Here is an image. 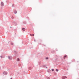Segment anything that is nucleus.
I'll use <instances>...</instances> for the list:
<instances>
[{
    "label": "nucleus",
    "mask_w": 79,
    "mask_h": 79,
    "mask_svg": "<svg viewBox=\"0 0 79 79\" xmlns=\"http://www.w3.org/2000/svg\"><path fill=\"white\" fill-rule=\"evenodd\" d=\"M0 56L1 58H4V57L2 56Z\"/></svg>",
    "instance_id": "2eb2a0df"
},
{
    "label": "nucleus",
    "mask_w": 79,
    "mask_h": 79,
    "mask_svg": "<svg viewBox=\"0 0 79 79\" xmlns=\"http://www.w3.org/2000/svg\"><path fill=\"white\" fill-rule=\"evenodd\" d=\"M15 6V5L13 4L12 5V7H14Z\"/></svg>",
    "instance_id": "f8f14e48"
},
{
    "label": "nucleus",
    "mask_w": 79,
    "mask_h": 79,
    "mask_svg": "<svg viewBox=\"0 0 79 79\" xmlns=\"http://www.w3.org/2000/svg\"><path fill=\"white\" fill-rule=\"evenodd\" d=\"M8 58L9 60H12V56H8Z\"/></svg>",
    "instance_id": "f257e3e1"
},
{
    "label": "nucleus",
    "mask_w": 79,
    "mask_h": 79,
    "mask_svg": "<svg viewBox=\"0 0 79 79\" xmlns=\"http://www.w3.org/2000/svg\"><path fill=\"white\" fill-rule=\"evenodd\" d=\"M67 78V77L66 76H64L62 77V79H65Z\"/></svg>",
    "instance_id": "f03ea898"
},
{
    "label": "nucleus",
    "mask_w": 79,
    "mask_h": 79,
    "mask_svg": "<svg viewBox=\"0 0 79 79\" xmlns=\"http://www.w3.org/2000/svg\"><path fill=\"white\" fill-rule=\"evenodd\" d=\"M10 79H13V78H11Z\"/></svg>",
    "instance_id": "5701e85b"
},
{
    "label": "nucleus",
    "mask_w": 79,
    "mask_h": 79,
    "mask_svg": "<svg viewBox=\"0 0 79 79\" xmlns=\"http://www.w3.org/2000/svg\"><path fill=\"white\" fill-rule=\"evenodd\" d=\"M32 36H34V34L32 35Z\"/></svg>",
    "instance_id": "6ab92c4d"
},
{
    "label": "nucleus",
    "mask_w": 79,
    "mask_h": 79,
    "mask_svg": "<svg viewBox=\"0 0 79 79\" xmlns=\"http://www.w3.org/2000/svg\"><path fill=\"white\" fill-rule=\"evenodd\" d=\"M23 24H26V22L24 21L23 22Z\"/></svg>",
    "instance_id": "9d476101"
},
{
    "label": "nucleus",
    "mask_w": 79,
    "mask_h": 79,
    "mask_svg": "<svg viewBox=\"0 0 79 79\" xmlns=\"http://www.w3.org/2000/svg\"><path fill=\"white\" fill-rule=\"evenodd\" d=\"M48 57H46V59H48Z\"/></svg>",
    "instance_id": "412c9836"
},
{
    "label": "nucleus",
    "mask_w": 79,
    "mask_h": 79,
    "mask_svg": "<svg viewBox=\"0 0 79 79\" xmlns=\"http://www.w3.org/2000/svg\"><path fill=\"white\" fill-rule=\"evenodd\" d=\"M54 71V69H52V71Z\"/></svg>",
    "instance_id": "dca6fc26"
},
{
    "label": "nucleus",
    "mask_w": 79,
    "mask_h": 79,
    "mask_svg": "<svg viewBox=\"0 0 79 79\" xmlns=\"http://www.w3.org/2000/svg\"><path fill=\"white\" fill-rule=\"evenodd\" d=\"M34 42H35V40H34Z\"/></svg>",
    "instance_id": "4be33fe9"
},
{
    "label": "nucleus",
    "mask_w": 79,
    "mask_h": 79,
    "mask_svg": "<svg viewBox=\"0 0 79 79\" xmlns=\"http://www.w3.org/2000/svg\"><path fill=\"white\" fill-rule=\"evenodd\" d=\"M46 68H47V67H46Z\"/></svg>",
    "instance_id": "393cba45"
},
{
    "label": "nucleus",
    "mask_w": 79,
    "mask_h": 79,
    "mask_svg": "<svg viewBox=\"0 0 79 79\" xmlns=\"http://www.w3.org/2000/svg\"><path fill=\"white\" fill-rule=\"evenodd\" d=\"M50 77H48V79H50Z\"/></svg>",
    "instance_id": "aec40b11"
},
{
    "label": "nucleus",
    "mask_w": 79,
    "mask_h": 79,
    "mask_svg": "<svg viewBox=\"0 0 79 79\" xmlns=\"http://www.w3.org/2000/svg\"><path fill=\"white\" fill-rule=\"evenodd\" d=\"M67 56H64V59H65V58H66Z\"/></svg>",
    "instance_id": "1a4fd4ad"
},
{
    "label": "nucleus",
    "mask_w": 79,
    "mask_h": 79,
    "mask_svg": "<svg viewBox=\"0 0 79 79\" xmlns=\"http://www.w3.org/2000/svg\"><path fill=\"white\" fill-rule=\"evenodd\" d=\"M1 6H4V3L3 2H1Z\"/></svg>",
    "instance_id": "7ed1b4c3"
},
{
    "label": "nucleus",
    "mask_w": 79,
    "mask_h": 79,
    "mask_svg": "<svg viewBox=\"0 0 79 79\" xmlns=\"http://www.w3.org/2000/svg\"><path fill=\"white\" fill-rule=\"evenodd\" d=\"M10 44L12 45H13V43H11Z\"/></svg>",
    "instance_id": "ddd939ff"
},
{
    "label": "nucleus",
    "mask_w": 79,
    "mask_h": 79,
    "mask_svg": "<svg viewBox=\"0 0 79 79\" xmlns=\"http://www.w3.org/2000/svg\"><path fill=\"white\" fill-rule=\"evenodd\" d=\"M15 52V53H16V52Z\"/></svg>",
    "instance_id": "a878e982"
},
{
    "label": "nucleus",
    "mask_w": 79,
    "mask_h": 79,
    "mask_svg": "<svg viewBox=\"0 0 79 79\" xmlns=\"http://www.w3.org/2000/svg\"><path fill=\"white\" fill-rule=\"evenodd\" d=\"M11 27H10V28H11Z\"/></svg>",
    "instance_id": "b1692460"
},
{
    "label": "nucleus",
    "mask_w": 79,
    "mask_h": 79,
    "mask_svg": "<svg viewBox=\"0 0 79 79\" xmlns=\"http://www.w3.org/2000/svg\"><path fill=\"white\" fill-rule=\"evenodd\" d=\"M17 61H19V58H17Z\"/></svg>",
    "instance_id": "9b49d317"
},
{
    "label": "nucleus",
    "mask_w": 79,
    "mask_h": 79,
    "mask_svg": "<svg viewBox=\"0 0 79 79\" xmlns=\"http://www.w3.org/2000/svg\"><path fill=\"white\" fill-rule=\"evenodd\" d=\"M56 71L58 72V71L59 70L57 69H56Z\"/></svg>",
    "instance_id": "4468645a"
},
{
    "label": "nucleus",
    "mask_w": 79,
    "mask_h": 79,
    "mask_svg": "<svg viewBox=\"0 0 79 79\" xmlns=\"http://www.w3.org/2000/svg\"><path fill=\"white\" fill-rule=\"evenodd\" d=\"M3 74H5V75H6V74H7V73H6V72H3Z\"/></svg>",
    "instance_id": "39448f33"
},
{
    "label": "nucleus",
    "mask_w": 79,
    "mask_h": 79,
    "mask_svg": "<svg viewBox=\"0 0 79 79\" xmlns=\"http://www.w3.org/2000/svg\"><path fill=\"white\" fill-rule=\"evenodd\" d=\"M23 31H25L26 29L25 28H22Z\"/></svg>",
    "instance_id": "6e6552de"
},
{
    "label": "nucleus",
    "mask_w": 79,
    "mask_h": 79,
    "mask_svg": "<svg viewBox=\"0 0 79 79\" xmlns=\"http://www.w3.org/2000/svg\"><path fill=\"white\" fill-rule=\"evenodd\" d=\"M47 71L48 72V73H50V72H51V70L49 69L47 70Z\"/></svg>",
    "instance_id": "423d86ee"
},
{
    "label": "nucleus",
    "mask_w": 79,
    "mask_h": 79,
    "mask_svg": "<svg viewBox=\"0 0 79 79\" xmlns=\"http://www.w3.org/2000/svg\"><path fill=\"white\" fill-rule=\"evenodd\" d=\"M14 13L15 14H16V13H17V11H16V10H14Z\"/></svg>",
    "instance_id": "20e7f679"
},
{
    "label": "nucleus",
    "mask_w": 79,
    "mask_h": 79,
    "mask_svg": "<svg viewBox=\"0 0 79 79\" xmlns=\"http://www.w3.org/2000/svg\"><path fill=\"white\" fill-rule=\"evenodd\" d=\"M12 19H13V18H14V17H13V16H12Z\"/></svg>",
    "instance_id": "a211bd4d"
},
{
    "label": "nucleus",
    "mask_w": 79,
    "mask_h": 79,
    "mask_svg": "<svg viewBox=\"0 0 79 79\" xmlns=\"http://www.w3.org/2000/svg\"><path fill=\"white\" fill-rule=\"evenodd\" d=\"M30 35L31 36H32V35L30 34Z\"/></svg>",
    "instance_id": "f3484780"
},
{
    "label": "nucleus",
    "mask_w": 79,
    "mask_h": 79,
    "mask_svg": "<svg viewBox=\"0 0 79 79\" xmlns=\"http://www.w3.org/2000/svg\"><path fill=\"white\" fill-rule=\"evenodd\" d=\"M13 23H14L15 24V25H17V23H16L15 22H13Z\"/></svg>",
    "instance_id": "0eeeda50"
}]
</instances>
